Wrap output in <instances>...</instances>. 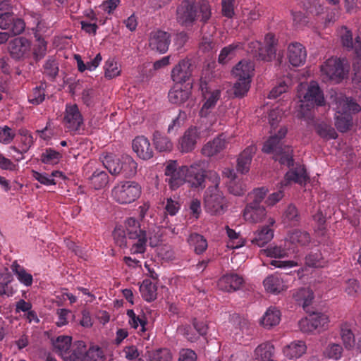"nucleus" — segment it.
Here are the masks:
<instances>
[{
  "mask_svg": "<svg viewBox=\"0 0 361 361\" xmlns=\"http://www.w3.org/2000/svg\"><path fill=\"white\" fill-rule=\"evenodd\" d=\"M211 16V6L207 0H183L176 11V21L182 27L191 30L200 23L201 34Z\"/></svg>",
  "mask_w": 361,
  "mask_h": 361,
  "instance_id": "1",
  "label": "nucleus"
},
{
  "mask_svg": "<svg viewBox=\"0 0 361 361\" xmlns=\"http://www.w3.org/2000/svg\"><path fill=\"white\" fill-rule=\"evenodd\" d=\"M287 133L286 128H281L278 133L271 136L264 144L262 151L267 154H274V159L279 161L281 165L288 167L293 166L294 159L293 149L290 147L283 145L282 140Z\"/></svg>",
  "mask_w": 361,
  "mask_h": 361,
  "instance_id": "2",
  "label": "nucleus"
},
{
  "mask_svg": "<svg viewBox=\"0 0 361 361\" xmlns=\"http://www.w3.org/2000/svg\"><path fill=\"white\" fill-rule=\"evenodd\" d=\"M255 66L252 62L242 60L232 70L236 79L233 86L234 94L237 97H243L249 91Z\"/></svg>",
  "mask_w": 361,
  "mask_h": 361,
  "instance_id": "3",
  "label": "nucleus"
},
{
  "mask_svg": "<svg viewBox=\"0 0 361 361\" xmlns=\"http://www.w3.org/2000/svg\"><path fill=\"white\" fill-rule=\"evenodd\" d=\"M140 185L131 180L118 183L111 190L113 199L119 204H127L134 202L141 195Z\"/></svg>",
  "mask_w": 361,
  "mask_h": 361,
  "instance_id": "4",
  "label": "nucleus"
},
{
  "mask_svg": "<svg viewBox=\"0 0 361 361\" xmlns=\"http://www.w3.org/2000/svg\"><path fill=\"white\" fill-rule=\"evenodd\" d=\"M298 95L300 102L308 107L325 105L324 93L316 81H311L308 85L300 84Z\"/></svg>",
  "mask_w": 361,
  "mask_h": 361,
  "instance_id": "5",
  "label": "nucleus"
},
{
  "mask_svg": "<svg viewBox=\"0 0 361 361\" xmlns=\"http://www.w3.org/2000/svg\"><path fill=\"white\" fill-rule=\"evenodd\" d=\"M348 68L344 63V60L331 57L327 59L321 66V71L326 80L339 83L347 76L349 71Z\"/></svg>",
  "mask_w": 361,
  "mask_h": 361,
  "instance_id": "6",
  "label": "nucleus"
},
{
  "mask_svg": "<svg viewBox=\"0 0 361 361\" xmlns=\"http://www.w3.org/2000/svg\"><path fill=\"white\" fill-rule=\"evenodd\" d=\"M204 208L207 212L217 215L224 213L226 209V201L217 187H208L204 198Z\"/></svg>",
  "mask_w": 361,
  "mask_h": 361,
  "instance_id": "7",
  "label": "nucleus"
},
{
  "mask_svg": "<svg viewBox=\"0 0 361 361\" xmlns=\"http://www.w3.org/2000/svg\"><path fill=\"white\" fill-rule=\"evenodd\" d=\"M264 41L265 47H262V43L259 41H252L248 43V49L256 56H258L259 59L270 61L276 56V39L274 35L268 33L265 36Z\"/></svg>",
  "mask_w": 361,
  "mask_h": 361,
  "instance_id": "8",
  "label": "nucleus"
},
{
  "mask_svg": "<svg viewBox=\"0 0 361 361\" xmlns=\"http://www.w3.org/2000/svg\"><path fill=\"white\" fill-rule=\"evenodd\" d=\"M188 166H178L176 161H170L166 166V182L173 190L181 186L187 178Z\"/></svg>",
  "mask_w": 361,
  "mask_h": 361,
  "instance_id": "9",
  "label": "nucleus"
},
{
  "mask_svg": "<svg viewBox=\"0 0 361 361\" xmlns=\"http://www.w3.org/2000/svg\"><path fill=\"white\" fill-rule=\"evenodd\" d=\"M63 123L65 128L71 133H76L83 126L84 119L77 104L66 105Z\"/></svg>",
  "mask_w": 361,
  "mask_h": 361,
  "instance_id": "10",
  "label": "nucleus"
},
{
  "mask_svg": "<svg viewBox=\"0 0 361 361\" xmlns=\"http://www.w3.org/2000/svg\"><path fill=\"white\" fill-rule=\"evenodd\" d=\"M201 137L200 128L196 126H190L180 137L178 143V149L181 153L192 152Z\"/></svg>",
  "mask_w": 361,
  "mask_h": 361,
  "instance_id": "11",
  "label": "nucleus"
},
{
  "mask_svg": "<svg viewBox=\"0 0 361 361\" xmlns=\"http://www.w3.org/2000/svg\"><path fill=\"white\" fill-rule=\"evenodd\" d=\"M344 32L341 35V42L343 47L348 49H355L356 59L353 63V68L357 71H361V37L357 36L353 43L352 32L343 27Z\"/></svg>",
  "mask_w": 361,
  "mask_h": 361,
  "instance_id": "12",
  "label": "nucleus"
},
{
  "mask_svg": "<svg viewBox=\"0 0 361 361\" xmlns=\"http://www.w3.org/2000/svg\"><path fill=\"white\" fill-rule=\"evenodd\" d=\"M25 27L24 20L16 18L13 12L0 14V28L8 30L13 35L21 34Z\"/></svg>",
  "mask_w": 361,
  "mask_h": 361,
  "instance_id": "13",
  "label": "nucleus"
},
{
  "mask_svg": "<svg viewBox=\"0 0 361 361\" xmlns=\"http://www.w3.org/2000/svg\"><path fill=\"white\" fill-rule=\"evenodd\" d=\"M170 43L171 35L169 33L159 30L150 33L149 46L152 50L164 54L168 51Z\"/></svg>",
  "mask_w": 361,
  "mask_h": 361,
  "instance_id": "14",
  "label": "nucleus"
},
{
  "mask_svg": "<svg viewBox=\"0 0 361 361\" xmlns=\"http://www.w3.org/2000/svg\"><path fill=\"white\" fill-rule=\"evenodd\" d=\"M244 283L243 278L236 273H228L223 275L218 281L219 288L226 292L239 290Z\"/></svg>",
  "mask_w": 361,
  "mask_h": 361,
  "instance_id": "15",
  "label": "nucleus"
},
{
  "mask_svg": "<svg viewBox=\"0 0 361 361\" xmlns=\"http://www.w3.org/2000/svg\"><path fill=\"white\" fill-rule=\"evenodd\" d=\"M309 179L305 167L303 165H297L285 174L284 180L281 182V188L287 186L291 182L300 185L306 184Z\"/></svg>",
  "mask_w": 361,
  "mask_h": 361,
  "instance_id": "16",
  "label": "nucleus"
},
{
  "mask_svg": "<svg viewBox=\"0 0 361 361\" xmlns=\"http://www.w3.org/2000/svg\"><path fill=\"white\" fill-rule=\"evenodd\" d=\"M192 75L191 63L188 59L181 60L171 71V78L176 84H183Z\"/></svg>",
  "mask_w": 361,
  "mask_h": 361,
  "instance_id": "17",
  "label": "nucleus"
},
{
  "mask_svg": "<svg viewBox=\"0 0 361 361\" xmlns=\"http://www.w3.org/2000/svg\"><path fill=\"white\" fill-rule=\"evenodd\" d=\"M336 114H357L361 111V106L350 97L340 96L336 98Z\"/></svg>",
  "mask_w": 361,
  "mask_h": 361,
  "instance_id": "18",
  "label": "nucleus"
},
{
  "mask_svg": "<svg viewBox=\"0 0 361 361\" xmlns=\"http://www.w3.org/2000/svg\"><path fill=\"white\" fill-rule=\"evenodd\" d=\"M201 89L202 92V96L205 99V102L200 111V116L201 117H207L210 113L211 110L214 108L218 100L220 99L221 91L219 90L208 91L207 87H205L204 90V87L202 83L201 84Z\"/></svg>",
  "mask_w": 361,
  "mask_h": 361,
  "instance_id": "19",
  "label": "nucleus"
},
{
  "mask_svg": "<svg viewBox=\"0 0 361 361\" xmlns=\"http://www.w3.org/2000/svg\"><path fill=\"white\" fill-rule=\"evenodd\" d=\"M288 58L293 66H300L305 63L307 52L305 47L299 42H292L288 47Z\"/></svg>",
  "mask_w": 361,
  "mask_h": 361,
  "instance_id": "20",
  "label": "nucleus"
},
{
  "mask_svg": "<svg viewBox=\"0 0 361 361\" xmlns=\"http://www.w3.org/2000/svg\"><path fill=\"white\" fill-rule=\"evenodd\" d=\"M30 45V42L27 39L20 37L12 39L8 44V49L13 58L20 59L29 52Z\"/></svg>",
  "mask_w": 361,
  "mask_h": 361,
  "instance_id": "21",
  "label": "nucleus"
},
{
  "mask_svg": "<svg viewBox=\"0 0 361 361\" xmlns=\"http://www.w3.org/2000/svg\"><path fill=\"white\" fill-rule=\"evenodd\" d=\"M274 224V219L269 218L268 225L262 226L254 233V236L251 239L252 244L263 247L268 243L274 237V230L270 226H273Z\"/></svg>",
  "mask_w": 361,
  "mask_h": 361,
  "instance_id": "22",
  "label": "nucleus"
},
{
  "mask_svg": "<svg viewBox=\"0 0 361 361\" xmlns=\"http://www.w3.org/2000/svg\"><path fill=\"white\" fill-rule=\"evenodd\" d=\"M133 151L143 160H148L153 157V149L149 140L145 136H137L132 143Z\"/></svg>",
  "mask_w": 361,
  "mask_h": 361,
  "instance_id": "23",
  "label": "nucleus"
},
{
  "mask_svg": "<svg viewBox=\"0 0 361 361\" xmlns=\"http://www.w3.org/2000/svg\"><path fill=\"white\" fill-rule=\"evenodd\" d=\"M192 86L189 84L183 86V84H176L169 92L170 102L176 104H180L188 99L191 94Z\"/></svg>",
  "mask_w": 361,
  "mask_h": 361,
  "instance_id": "24",
  "label": "nucleus"
},
{
  "mask_svg": "<svg viewBox=\"0 0 361 361\" xmlns=\"http://www.w3.org/2000/svg\"><path fill=\"white\" fill-rule=\"evenodd\" d=\"M126 314L129 318V325L133 329H137L140 326L138 333L144 339H149V335L147 333L148 322L145 314L136 315L133 310H128Z\"/></svg>",
  "mask_w": 361,
  "mask_h": 361,
  "instance_id": "25",
  "label": "nucleus"
},
{
  "mask_svg": "<svg viewBox=\"0 0 361 361\" xmlns=\"http://www.w3.org/2000/svg\"><path fill=\"white\" fill-rule=\"evenodd\" d=\"M266 214L264 206L256 204V203H248L244 209L243 217L250 223H258L264 219Z\"/></svg>",
  "mask_w": 361,
  "mask_h": 361,
  "instance_id": "26",
  "label": "nucleus"
},
{
  "mask_svg": "<svg viewBox=\"0 0 361 361\" xmlns=\"http://www.w3.org/2000/svg\"><path fill=\"white\" fill-rule=\"evenodd\" d=\"M227 145L224 135L215 137L213 140L206 143L202 148V154L207 157H212L223 151Z\"/></svg>",
  "mask_w": 361,
  "mask_h": 361,
  "instance_id": "27",
  "label": "nucleus"
},
{
  "mask_svg": "<svg viewBox=\"0 0 361 361\" xmlns=\"http://www.w3.org/2000/svg\"><path fill=\"white\" fill-rule=\"evenodd\" d=\"M206 174L197 164L191 165L188 167L186 181L194 188H204V180Z\"/></svg>",
  "mask_w": 361,
  "mask_h": 361,
  "instance_id": "28",
  "label": "nucleus"
},
{
  "mask_svg": "<svg viewBox=\"0 0 361 361\" xmlns=\"http://www.w3.org/2000/svg\"><path fill=\"white\" fill-rule=\"evenodd\" d=\"M256 152V147L250 145L246 147L237 159V171L243 174L247 173L250 167L252 157Z\"/></svg>",
  "mask_w": 361,
  "mask_h": 361,
  "instance_id": "29",
  "label": "nucleus"
},
{
  "mask_svg": "<svg viewBox=\"0 0 361 361\" xmlns=\"http://www.w3.org/2000/svg\"><path fill=\"white\" fill-rule=\"evenodd\" d=\"M54 351L60 355L64 360L72 348V338L69 336H59L51 339Z\"/></svg>",
  "mask_w": 361,
  "mask_h": 361,
  "instance_id": "30",
  "label": "nucleus"
},
{
  "mask_svg": "<svg viewBox=\"0 0 361 361\" xmlns=\"http://www.w3.org/2000/svg\"><path fill=\"white\" fill-rule=\"evenodd\" d=\"M340 336L342 342L347 350L353 349L355 345V334L353 331V325L348 322H343L340 326Z\"/></svg>",
  "mask_w": 361,
  "mask_h": 361,
  "instance_id": "31",
  "label": "nucleus"
},
{
  "mask_svg": "<svg viewBox=\"0 0 361 361\" xmlns=\"http://www.w3.org/2000/svg\"><path fill=\"white\" fill-rule=\"evenodd\" d=\"M281 312L276 307H269L264 314L261 323L264 327L270 329L278 325L281 321Z\"/></svg>",
  "mask_w": 361,
  "mask_h": 361,
  "instance_id": "32",
  "label": "nucleus"
},
{
  "mask_svg": "<svg viewBox=\"0 0 361 361\" xmlns=\"http://www.w3.org/2000/svg\"><path fill=\"white\" fill-rule=\"evenodd\" d=\"M307 350V346L304 341H297L290 343L283 348V354L289 359L298 358L301 357Z\"/></svg>",
  "mask_w": 361,
  "mask_h": 361,
  "instance_id": "33",
  "label": "nucleus"
},
{
  "mask_svg": "<svg viewBox=\"0 0 361 361\" xmlns=\"http://www.w3.org/2000/svg\"><path fill=\"white\" fill-rule=\"evenodd\" d=\"M293 298L298 304L302 305L304 310L307 312L314 299V293L310 288H302L293 294Z\"/></svg>",
  "mask_w": 361,
  "mask_h": 361,
  "instance_id": "34",
  "label": "nucleus"
},
{
  "mask_svg": "<svg viewBox=\"0 0 361 361\" xmlns=\"http://www.w3.org/2000/svg\"><path fill=\"white\" fill-rule=\"evenodd\" d=\"M87 350V346L83 341H75L73 343L66 360H69L70 361H83L86 358Z\"/></svg>",
  "mask_w": 361,
  "mask_h": 361,
  "instance_id": "35",
  "label": "nucleus"
},
{
  "mask_svg": "<svg viewBox=\"0 0 361 361\" xmlns=\"http://www.w3.org/2000/svg\"><path fill=\"white\" fill-rule=\"evenodd\" d=\"M11 269L16 276L18 280L25 286H30L32 284L33 278L31 274L20 265L17 261H14L11 265Z\"/></svg>",
  "mask_w": 361,
  "mask_h": 361,
  "instance_id": "36",
  "label": "nucleus"
},
{
  "mask_svg": "<svg viewBox=\"0 0 361 361\" xmlns=\"http://www.w3.org/2000/svg\"><path fill=\"white\" fill-rule=\"evenodd\" d=\"M265 289L271 293H279L285 289L283 279L279 275H270L263 281Z\"/></svg>",
  "mask_w": 361,
  "mask_h": 361,
  "instance_id": "37",
  "label": "nucleus"
},
{
  "mask_svg": "<svg viewBox=\"0 0 361 361\" xmlns=\"http://www.w3.org/2000/svg\"><path fill=\"white\" fill-rule=\"evenodd\" d=\"M89 181L94 190H100L109 183V176L105 171L96 169L90 176Z\"/></svg>",
  "mask_w": 361,
  "mask_h": 361,
  "instance_id": "38",
  "label": "nucleus"
},
{
  "mask_svg": "<svg viewBox=\"0 0 361 361\" xmlns=\"http://www.w3.org/2000/svg\"><path fill=\"white\" fill-rule=\"evenodd\" d=\"M125 228L128 239H135L139 235L147 233L141 228L140 222L133 217L128 218L125 221Z\"/></svg>",
  "mask_w": 361,
  "mask_h": 361,
  "instance_id": "39",
  "label": "nucleus"
},
{
  "mask_svg": "<svg viewBox=\"0 0 361 361\" xmlns=\"http://www.w3.org/2000/svg\"><path fill=\"white\" fill-rule=\"evenodd\" d=\"M128 247L131 255L144 254L146 251L147 236V233L139 235L135 239H128Z\"/></svg>",
  "mask_w": 361,
  "mask_h": 361,
  "instance_id": "40",
  "label": "nucleus"
},
{
  "mask_svg": "<svg viewBox=\"0 0 361 361\" xmlns=\"http://www.w3.org/2000/svg\"><path fill=\"white\" fill-rule=\"evenodd\" d=\"M157 286L149 279H145L140 286L142 298L147 302L154 301L157 298Z\"/></svg>",
  "mask_w": 361,
  "mask_h": 361,
  "instance_id": "41",
  "label": "nucleus"
},
{
  "mask_svg": "<svg viewBox=\"0 0 361 361\" xmlns=\"http://www.w3.org/2000/svg\"><path fill=\"white\" fill-rule=\"evenodd\" d=\"M243 48L242 43H233L227 47H224L218 58L219 63L225 64L231 60L235 56V51L237 49Z\"/></svg>",
  "mask_w": 361,
  "mask_h": 361,
  "instance_id": "42",
  "label": "nucleus"
},
{
  "mask_svg": "<svg viewBox=\"0 0 361 361\" xmlns=\"http://www.w3.org/2000/svg\"><path fill=\"white\" fill-rule=\"evenodd\" d=\"M274 346L270 343H264L259 345L255 350L254 354L256 360L260 361H273Z\"/></svg>",
  "mask_w": 361,
  "mask_h": 361,
  "instance_id": "43",
  "label": "nucleus"
},
{
  "mask_svg": "<svg viewBox=\"0 0 361 361\" xmlns=\"http://www.w3.org/2000/svg\"><path fill=\"white\" fill-rule=\"evenodd\" d=\"M104 167L112 175H118L121 173L122 168H121V160L112 154H106L102 159Z\"/></svg>",
  "mask_w": 361,
  "mask_h": 361,
  "instance_id": "44",
  "label": "nucleus"
},
{
  "mask_svg": "<svg viewBox=\"0 0 361 361\" xmlns=\"http://www.w3.org/2000/svg\"><path fill=\"white\" fill-rule=\"evenodd\" d=\"M153 142L155 148L159 152H170L173 149V143L171 140L158 131L153 134Z\"/></svg>",
  "mask_w": 361,
  "mask_h": 361,
  "instance_id": "45",
  "label": "nucleus"
},
{
  "mask_svg": "<svg viewBox=\"0 0 361 361\" xmlns=\"http://www.w3.org/2000/svg\"><path fill=\"white\" fill-rule=\"evenodd\" d=\"M188 241L197 255L202 254L208 246L207 240L202 235L196 233L190 234Z\"/></svg>",
  "mask_w": 361,
  "mask_h": 361,
  "instance_id": "46",
  "label": "nucleus"
},
{
  "mask_svg": "<svg viewBox=\"0 0 361 361\" xmlns=\"http://www.w3.org/2000/svg\"><path fill=\"white\" fill-rule=\"evenodd\" d=\"M122 173L125 177H133L137 173V164L129 155H124L121 158Z\"/></svg>",
  "mask_w": 361,
  "mask_h": 361,
  "instance_id": "47",
  "label": "nucleus"
},
{
  "mask_svg": "<svg viewBox=\"0 0 361 361\" xmlns=\"http://www.w3.org/2000/svg\"><path fill=\"white\" fill-rule=\"evenodd\" d=\"M300 220V216L296 207L289 204L283 215V221L289 226H296Z\"/></svg>",
  "mask_w": 361,
  "mask_h": 361,
  "instance_id": "48",
  "label": "nucleus"
},
{
  "mask_svg": "<svg viewBox=\"0 0 361 361\" xmlns=\"http://www.w3.org/2000/svg\"><path fill=\"white\" fill-rule=\"evenodd\" d=\"M59 63L53 56L49 57L43 66V74L54 80L59 73Z\"/></svg>",
  "mask_w": 361,
  "mask_h": 361,
  "instance_id": "49",
  "label": "nucleus"
},
{
  "mask_svg": "<svg viewBox=\"0 0 361 361\" xmlns=\"http://www.w3.org/2000/svg\"><path fill=\"white\" fill-rule=\"evenodd\" d=\"M147 357L149 361H171L172 360V354L168 348L147 351Z\"/></svg>",
  "mask_w": 361,
  "mask_h": 361,
  "instance_id": "50",
  "label": "nucleus"
},
{
  "mask_svg": "<svg viewBox=\"0 0 361 361\" xmlns=\"http://www.w3.org/2000/svg\"><path fill=\"white\" fill-rule=\"evenodd\" d=\"M290 241L298 246H306L310 243V234L304 231L295 230L290 234Z\"/></svg>",
  "mask_w": 361,
  "mask_h": 361,
  "instance_id": "51",
  "label": "nucleus"
},
{
  "mask_svg": "<svg viewBox=\"0 0 361 361\" xmlns=\"http://www.w3.org/2000/svg\"><path fill=\"white\" fill-rule=\"evenodd\" d=\"M61 158V154L52 148L45 149L40 155L41 161L50 165L57 164Z\"/></svg>",
  "mask_w": 361,
  "mask_h": 361,
  "instance_id": "52",
  "label": "nucleus"
},
{
  "mask_svg": "<svg viewBox=\"0 0 361 361\" xmlns=\"http://www.w3.org/2000/svg\"><path fill=\"white\" fill-rule=\"evenodd\" d=\"M45 87L42 85L32 88L27 96L29 103L32 105H39L45 99Z\"/></svg>",
  "mask_w": 361,
  "mask_h": 361,
  "instance_id": "53",
  "label": "nucleus"
},
{
  "mask_svg": "<svg viewBox=\"0 0 361 361\" xmlns=\"http://www.w3.org/2000/svg\"><path fill=\"white\" fill-rule=\"evenodd\" d=\"M335 126L338 131L347 132L353 126V116L350 114H337Z\"/></svg>",
  "mask_w": 361,
  "mask_h": 361,
  "instance_id": "54",
  "label": "nucleus"
},
{
  "mask_svg": "<svg viewBox=\"0 0 361 361\" xmlns=\"http://www.w3.org/2000/svg\"><path fill=\"white\" fill-rule=\"evenodd\" d=\"M309 316L312 324H314L315 330L319 332L326 328L329 322V317L326 314L321 312H314Z\"/></svg>",
  "mask_w": 361,
  "mask_h": 361,
  "instance_id": "55",
  "label": "nucleus"
},
{
  "mask_svg": "<svg viewBox=\"0 0 361 361\" xmlns=\"http://www.w3.org/2000/svg\"><path fill=\"white\" fill-rule=\"evenodd\" d=\"M21 135H22L21 142L23 143L22 149L19 150L14 146L11 147V150H13L15 152H17L20 154H23V153L27 152V150L30 149V147L34 143L33 137L27 130L23 131V133H21Z\"/></svg>",
  "mask_w": 361,
  "mask_h": 361,
  "instance_id": "56",
  "label": "nucleus"
},
{
  "mask_svg": "<svg viewBox=\"0 0 361 361\" xmlns=\"http://www.w3.org/2000/svg\"><path fill=\"white\" fill-rule=\"evenodd\" d=\"M113 236L115 243L121 248L128 247L129 240L128 238L127 233L121 227H116L113 232Z\"/></svg>",
  "mask_w": 361,
  "mask_h": 361,
  "instance_id": "57",
  "label": "nucleus"
},
{
  "mask_svg": "<svg viewBox=\"0 0 361 361\" xmlns=\"http://www.w3.org/2000/svg\"><path fill=\"white\" fill-rule=\"evenodd\" d=\"M316 130L320 137L328 140L336 139L338 135L334 128L325 123L317 125Z\"/></svg>",
  "mask_w": 361,
  "mask_h": 361,
  "instance_id": "58",
  "label": "nucleus"
},
{
  "mask_svg": "<svg viewBox=\"0 0 361 361\" xmlns=\"http://www.w3.org/2000/svg\"><path fill=\"white\" fill-rule=\"evenodd\" d=\"M105 77L111 79L120 75L121 69L114 59H109L104 65Z\"/></svg>",
  "mask_w": 361,
  "mask_h": 361,
  "instance_id": "59",
  "label": "nucleus"
},
{
  "mask_svg": "<svg viewBox=\"0 0 361 361\" xmlns=\"http://www.w3.org/2000/svg\"><path fill=\"white\" fill-rule=\"evenodd\" d=\"M325 355L335 360L340 359L343 354V348L337 343H331L325 349Z\"/></svg>",
  "mask_w": 361,
  "mask_h": 361,
  "instance_id": "60",
  "label": "nucleus"
},
{
  "mask_svg": "<svg viewBox=\"0 0 361 361\" xmlns=\"http://www.w3.org/2000/svg\"><path fill=\"white\" fill-rule=\"evenodd\" d=\"M228 190L230 193L236 196L243 195L247 190L245 185L242 181L236 179L230 180Z\"/></svg>",
  "mask_w": 361,
  "mask_h": 361,
  "instance_id": "61",
  "label": "nucleus"
},
{
  "mask_svg": "<svg viewBox=\"0 0 361 361\" xmlns=\"http://www.w3.org/2000/svg\"><path fill=\"white\" fill-rule=\"evenodd\" d=\"M305 263L309 267H323L322 256L319 250L311 252L305 257Z\"/></svg>",
  "mask_w": 361,
  "mask_h": 361,
  "instance_id": "62",
  "label": "nucleus"
},
{
  "mask_svg": "<svg viewBox=\"0 0 361 361\" xmlns=\"http://www.w3.org/2000/svg\"><path fill=\"white\" fill-rule=\"evenodd\" d=\"M361 291L359 282L355 279H348L345 286V292L350 297H355Z\"/></svg>",
  "mask_w": 361,
  "mask_h": 361,
  "instance_id": "63",
  "label": "nucleus"
},
{
  "mask_svg": "<svg viewBox=\"0 0 361 361\" xmlns=\"http://www.w3.org/2000/svg\"><path fill=\"white\" fill-rule=\"evenodd\" d=\"M83 361H104V355L102 350L98 347L90 348L87 350L86 358H85Z\"/></svg>",
  "mask_w": 361,
  "mask_h": 361,
  "instance_id": "64",
  "label": "nucleus"
}]
</instances>
